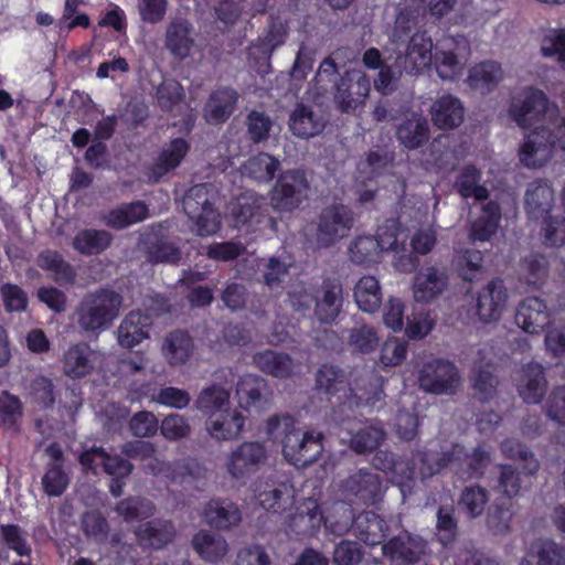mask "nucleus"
Segmentation results:
<instances>
[{
  "label": "nucleus",
  "instance_id": "f257e3e1",
  "mask_svg": "<svg viewBox=\"0 0 565 565\" xmlns=\"http://www.w3.org/2000/svg\"><path fill=\"white\" fill-rule=\"evenodd\" d=\"M266 431L274 438L281 437L285 458L296 466H309L322 452L321 434L302 431L289 415H274L267 422Z\"/></svg>",
  "mask_w": 565,
  "mask_h": 565
},
{
  "label": "nucleus",
  "instance_id": "f03ea898",
  "mask_svg": "<svg viewBox=\"0 0 565 565\" xmlns=\"http://www.w3.org/2000/svg\"><path fill=\"white\" fill-rule=\"evenodd\" d=\"M124 297L111 288L87 292L75 308L78 329L85 334L98 335L118 318Z\"/></svg>",
  "mask_w": 565,
  "mask_h": 565
},
{
  "label": "nucleus",
  "instance_id": "7ed1b4c3",
  "mask_svg": "<svg viewBox=\"0 0 565 565\" xmlns=\"http://www.w3.org/2000/svg\"><path fill=\"white\" fill-rule=\"evenodd\" d=\"M182 207L188 217L193 221L192 230L199 236H209L218 231L220 214L210 201L206 184H196L189 189L182 199Z\"/></svg>",
  "mask_w": 565,
  "mask_h": 565
},
{
  "label": "nucleus",
  "instance_id": "20e7f679",
  "mask_svg": "<svg viewBox=\"0 0 565 565\" xmlns=\"http://www.w3.org/2000/svg\"><path fill=\"white\" fill-rule=\"evenodd\" d=\"M371 92L370 77L361 70H347L333 85V103L342 114H355Z\"/></svg>",
  "mask_w": 565,
  "mask_h": 565
},
{
  "label": "nucleus",
  "instance_id": "39448f33",
  "mask_svg": "<svg viewBox=\"0 0 565 565\" xmlns=\"http://www.w3.org/2000/svg\"><path fill=\"white\" fill-rule=\"evenodd\" d=\"M354 225V213L343 204L324 207L317 218L315 233L316 244L320 248H329L349 236Z\"/></svg>",
  "mask_w": 565,
  "mask_h": 565
},
{
  "label": "nucleus",
  "instance_id": "423d86ee",
  "mask_svg": "<svg viewBox=\"0 0 565 565\" xmlns=\"http://www.w3.org/2000/svg\"><path fill=\"white\" fill-rule=\"evenodd\" d=\"M417 380L423 391L435 395H454L461 386L458 367L452 362L443 359H434L424 363Z\"/></svg>",
  "mask_w": 565,
  "mask_h": 565
},
{
  "label": "nucleus",
  "instance_id": "0eeeda50",
  "mask_svg": "<svg viewBox=\"0 0 565 565\" xmlns=\"http://www.w3.org/2000/svg\"><path fill=\"white\" fill-rule=\"evenodd\" d=\"M309 182L303 171L287 170L277 179L270 194V204L275 210L291 212L307 200Z\"/></svg>",
  "mask_w": 565,
  "mask_h": 565
},
{
  "label": "nucleus",
  "instance_id": "6e6552de",
  "mask_svg": "<svg viewBox=\"0 0 565 565\" xmlns=\"http://www.w3.org/2000/svg\"><path fill=\"white\" fill-rule=\"evenodd\" d=\"M339 490L344 499L363 504H375L383 497V484L379 473L362 468L340 482Z\"/></svg>",
  "mask_w": 565,
  "mask_h": 565
},
{
  "label": "nucleus",
  "instance_id": "1a4fd4ad",
  "mask_svg": "<svg viewBox=\"0 0 565 565\" xmlns=\"http://www.w3.org/2000/svg\"><path fill=\"white\" fill-rule=\"evenodd\" d=\"M267 460V449L259 441H244L226 457L225 468L235 480L255 473Z\"/></svg>",
  "mask_w": 565,
  "mask_h": 565
},
{
  "label": "nucleus",
  "instance_id": "9d476101",
  "mask_svg": "<svg viewBox=\"0 0 565 565\" xmlns=\"http://www.w3.org/2000/svg\"><path fill=\"white\" fill-rule=\"evenodd\" d=\"M554 109L548 106L547 98L541 90H529L510 107V115L522 128L543 120L546 115L553 116Z\"/></svg>",
  "mask_w": 565,
  "mask_h": 565
},
{
  "label": "nucleus",
  "instance_id": "9b49d317",
  "mask_svg": "<svg viewBox=\"0 0 565 565\" xmlns=\"http://www.w3.org/2000/svg\"><path fill=\"white\" fill-rule=\"evenodd\" d=\"M382 551L393 565H413L425 555L426 543L420 536L404 531L383 544Z\"/></svg>",
  "mask_w": 565,
  "mask_h": 565
},
{
  "label": "nucleus",
  "instance_id": "f8f14e48",
  "mask_svg": "<svg viewBox=\"0 0 565 565\" xmlns=\"http://www.w3.org/2000/svg\"><path fill=\"white\" fill-rule=\"evenodd\" d=\"M551 129L544 125L535 127L527 135L520 149V159L527 167H541L552 157V149L555 147Z\"/></svg>",
  "mask_w": 565,
  "mask_h": 565
},
{
  "label": "nucleus",
  "instance_id": "ddd939ff",
  "mask_svg": "<svg viewBox=\"0 0 565 565\" xmlns=\"http://www.w3.org/2000/svg\"><path fill=\"white\" fill-rule=\"evenodd\" d=\"M468 51V42L465 38L459 40L448 39L437 50L435 64L438 76L441 79H454L461 74L465 66V56Z\"/></svg>",
  "mask_w": 565,
  "mask_h": 565
},
{
  "label": "nucleus",
  "instance_id": "4468645a",
  "mask_svg": "<svg viewBox=\"0 0 565 565\" xmlns=\"http://www.w3.org/2000/svg\"><path fill=\"white\" fill-rule=\"evenodd\" d=\"M433 42L425 33L412 35L405 54H398L395 66L409 75L418 74L431 62Z\"/></svg>",
  "mask_w": 565,
  "mask_h": 565
},
{
  "label": "nucleus",
  "instance_id": "2eb2a0df",
  "mask_svg": "<svg viewBox=\"0 0 565 565\" xmlns=\"http://www.w3.org/2000/svg\"><path fill=\"white\" fill-rule=\"evenodd\" d=\"M326 124L327 119L320 109L303 103L296 104L288 120L292 135L302 139L320 135Z\"/></svg>",
  "mask_w": 565,
  "mask_h": 565
},
{
  "label": "nucleus",
  "instance_id": "dca6fc26",
  "mask_svg": "<svg viewBox=\"0 0 565 565\" xmlns=\"http://www.w3.org/2000/svg\"><path fill=\"white\" fill-rule=\"evenodd\" d=\"M450 457L455 472L462 479L481 477L491 461L490 451L482 446L468 454L465 447L455 445L450 449Z\"/></svg>",
  "mask_w": 565,
  "mask_h": 565
},
{
  "label": "nucleus",
  "instance_id": "f3484780",
  "mask_svg": "<svg viewBox=\"0 0 565 565\" xmlns=\"http://www.w3.org/2000/svg\"><path fill=\"white\" fill-rule=\"evenodd\" d=\"M448 285L449 278L445 269L425 267L414 277L413 297L417 302H431L443 295Z\"/></svg>",
  "mask_w": 565,
  "mask_h": 565
},
{
  "label": "nucleus",
  "instance_id": "a211bd4d",
  "mask_svg": "<svg viewBox=\"0 0 565 565\" xmlns=\"http://www.w3.org/2000/svg\"><path fill=\"white\" fill-rule=\"evenodd\" d=\"M203 519L211 527L228 531L242 522L239 507L230 499L214 498L204 504Z\"/></svg>",
  "mask_w": 565,
  "mask_h": 565
},
{
  "label": "nucleus",
  "instance_id": "6ab92c4d",
  "mask_svg": "<svg viewBox=\"0 0 565 565\" xmlns=\"http://www.w3.org/2000/svg\"><path fill=\"white\" fill-rule=\"evenodd\" d=\"M239 407L244 409L263 408L273 399V392L267 381L260 376L247 374L236 385Z\"/></svg>",
  "mask_w": 565,
  "mask_h": 565
},
{
  "label": "nucleus",
  "instance_id": "aec40b11",
  "mask_svg": "<svg viewBox=\"0 0 565 565\" xmlns=\"http://www.w3.org/2000/svg\"><path fill=\"white\" fill-rule=\"evenodd\" d=\"M315 301L317 319L322 323H331L340 315L343 307L342 284L337 279L324 280Z\"/></svg>",
  "mask_w": 565,
  "mask_h": 565
},
{
  "label": "nucleus",
  "instance_id": "412c9836",
  "mask_svg": "<svg viewBox=\"0 0 565 565\" xmlns=\"http://www.w3.org/2000/svg\"><path fill=\"white\" fill-rule=\"evenodd\" d=\"M516 387L519 395L526 404L541 403L548 387L544 367L536 362L524 365Z\"/></svg>",
  "mask_w": 565,
  "mask_h": 565
},
{
  "label": "nucleus",
  "instance_id": "4be33fe9",
  "mask_svg": "<svg viewBox=\"0 0 565 565\" xmlns=\"http://www.w3.org/2000/svg\"><path fill=\"white\" fill-rule=\"evenodd\" d=\"M295 489L285 480L268 478L262 486L258 500L262 507L274 513L288 510L294 504Z\"/></svg>",
  "mask_w": 565,
  "mask_h": 565
},
{
  "label": "nucleus",
  "instance_id": "5701e85b",
  "mask_svg": "<svg viewBox=\"0 0 565 565\" xmlns=\"http://www.w3.org/2000/svg\"><path fill=\"white\" fill-rule=\"evenodd\" d=\"M515 322L526 333L539 334L550 326V312L545 302L537 297L522 300L516 310Z\"/></svg>",
  "mask_w": 565,
  "mask_h": 565
},
{
  "label": "nucleus",
  "instance_id": "b1692460",
  "mask_svg": "<svg viewBox=\"0 0 565 565\" xmlns=\"http://www.w3.org/2000/svg\"><path fill=\"white\" fill-rule=\"evenodd\" d=\"M507 289L501 280L490 281L479 294L476 303L477 315L483 322L499 319L505 302Z\"/></svg>",
  "mask_w": 565,
  "mask_h": 565
},
{
  "label": "nucleus",
  "instance_id": "393cba45",
  "mask_svg": "<svg viewBox=\"0 0 565 565\" xmlns=\"http://www.w3.org/2000/svg\"><path fill=\"white\" fill-rule=\"evenodd\" d=\"M253 362L263 373L276 379H290L299 372V363L281 351L258 352L253 356Z\"/></svg>",
  "mask_w": 565,
  "mask_h": 565
},
{
  "label": "nucleus",
  "instance_id": "a878e982",
  "mask_svg": "<svg viewBox=\"0 0 565 565\" xmlns=\"http://www.w3.org/2000/svg\"><path fill=\"white\" fill-rule=\"evenodd\" d=\"M266 211V199L257 193H244L233 203L231 213L235 226L250 227L262 222Z\"/></svg>",
  "mask_w": 565,
  "mask_h": 565
},
{
  "label": "nucleus",
  "instance_id": "bb28decb",
  "mask_svg": "<svg viewBox=\"0 0 565 565\" xmlns=\"http://www.w3.org/2000/svg\"><path fill=\"white\" fill-rule=\"evenodd\" d=\"M394 244L385 242L383 235L380 238L373 236H359L349 245L350 260L356 265L370 266L381 259L383 252L388 250Z\"/></svg>",
  "mask_w": 565,
  "mask_h": 565
},
{
  "label": "nucleus",
  "instance_id": "cd10ccee",
  "mask_svg": "<svg viewBox=\"0 0 565 565\" xmlns=\"http://www.w3.org/2000/svg\"><path fill=\"white\" fill-rule=\"evenodd\" d=\"M135 534L141 545L159 550L173 541L177 530L170 520L153 519L138 525Z\"/></svg>",
  "mask_w": 565,
  "mask_h": 565
},
{
  "label": "nucleus",
  "instance_id": "c85d7f7f",
  "mask_svg": "<svg viewBox=\"0 0 565 565\" xmlns=\"http://www.w3.org/2000/svg\"><path fill=\"white\" fill-rule=\"evenodd\" d=\"M151 324L149 315L132 310L125 316L117 328V340L122 348H132L148 338V328Z\"/></svg>",
  "mask_w": 565,
  "mask_h": 565
},
{
  "label": "nucleus",
  "instance_id": "c756f323",
  "mask_svg": "<svg viewBox=\"0 0 565 565\" xmlns=\"http://www.w3.org/2000/svg\"><path fill=\"white\" fill-rule=\"evenodd\" d=\"M96 353L86 343H76L68 348L63 358V372L72 379H81L94 370Z\"/></svg>",
  "mask_w": 565,
  "mask_h": 565
},
{
  "label": "nucleus",
  "instance_id": "7c9ffc66",
  "mask_svg": "<svg viewBox=\"0 0 565 565\" xmlns=\"http://www.w3.org/2000/svg\"><path fill=\"white\" fill-rule=\"evenodd\" d=\"M430 115L437 128L454 129L462 122L465 108L459 98L444 95L433 104Z\"/></svg>",
  "mask_w": 565,
  "mask_h": 565
},
{
  "label": "nucleus",
  "instance_id": "2f4dec72",
  "mask_svg": "<svg viewBox=\"0 0 565 565\" xmlns=\"http://www.w3.org/2000/svg\"><path fill=\"white\" fill-rule=\"evenodd\" d=\"M194 44L192 25L184 19H174L167 25L164 45L177 58H184L190 54Z\"/></svg>",
  "mask_w": 565,
  "mask_h": 565
},
{
  "label": "nucleus",
  "instance_id": "473e14b6",
  "mask_svg": "<svg viewBox=\"0 0 565 565\" xmlns=\"http://www.w3.org/2000/svg\"><path fill=\"white\" fill-rule=\"evenodd\" d=\"M427 120L416 114L403 120L396 128V138L408 150L423 147L429 139Z\"/></svg>",
  "mask_w": 565,
  "mask_h": 565
},
{
  "label": "nucleus",
  "instance_id": "72a5a7b5",
  "mask_svg": "<svg viewBox=\"0 0 565 565\" xmlns=\"http://www.w3.org/2000/svg\"><path fill=\"white\" fill-rule=\"evenodd\" d=\"M353 535L367 545H376L386 536L385 521L372 511L360 513L354 521Z\"/></svg>",
  "mask_w": 565,
  "mask_h": 565
},
{
  "label": "nucleus",
  "instance_id": "f704fd0d",
  "mask_svg": "<svg viewBox=\"0 0 565 565\" xmlns=\"http://www.w3.org/2000/svg\"><path fill=\"white\" fill-rule=\"evenodd\" d=\"M236 102L237 94L233 89L214 92L204 106V118L214 125L224 122L232 115Z\"/></svg>",
  "mask_w": 565,
  "mask_h": 565
},
{
  "label": "nucleus",
  "instance_id": "c9c22d12",
  "mask_svg": "<svg viewBox=\"0 0 565 565\" xmlns=\"http://www.w3.org/2000/svg\"><path fill=\"white\" fill-rule=\"evenodd\" d=\"M192 545L206 562L221 561L228 553V544L222 535L202 530L192 539Z\"/></svg>",
  "mask_w": 565,
  "mask_h": 565
},
{
  "label": "nucleus",
  "instance_id": "e433bc0d",
  "mask_svg": "<svg viewBox=\"0 0 565 565\" xmlns=\"http://www.w3.org/2000/svg\"><path fill=\"white\" fill-rule=\"evenodd\" d=\"M182 252L179 246L164 237L148 236L145 239V257L151 264H178Z\"/></svg>",
  "mask_w": 565,
  "mask_h": 565
},
{
  "label": "nucleus",
  "instance_id": "4c0bfd02",
  "mask_svg": "<svg viewBox=\"0 0 565 565\" xmlns=\"http://www.w3.org/2000/svg\"><path fill=\"white\" fill-rule=\"evenodd\" d=\"M503 78L501 65L494 61H484L475 65L468 75L470 87L481 93L491 92Z\"/></svg>",
  "mask_w": 565,
  "mask_h": 565
},
{
  "label": "nucleus",
  "instance_id": "58836bf2",
  "mask_svg": "<svg viewBox=\"0 0 565 565\" xmlns=\"http://www.w3.org/2000/svg\"><path fill=\"white\" fill-rule=\"evenodd\" d=\"M193 349V342L186 331L174 330L164 338L162 352L171 365L184 364Z\"/></svg>",
  "mask_w": 565,
  "mask_h": 565
},
{
  "label": "nucleus",
  "instance_id": "ea45409f",
  "mask_svg": "<svg viewBox=\"0 0 565 565\" xmlns=\"http://www.w3.org/2000/svg\"><path fill=\"white\" fill-rule=\"evenodd\" d=\"M38 265L50 271L52 278L60 285H74L76 271L64 257L55 250H45L39 255Z\"/></svg>",
  "mask_w": 565,
  "mask_h": 565
},
{
  "label": "nucleus",
  "instance_id": "a19ab883",
  "mask_svg": "<svg viewBox=\"0 0 565 565\" xmlns=\"http://www.w3.org/2000/svg\"><path fill=\"white\" fill-rule=\"evenodd\" d=\"M113 236L105 230H81L73 238V247L82 255H97L109 247Z\"/></svg>",
  "mask_w": 565,
  "mask_h": 565
},
{
  "label": "nucleus",
  "instance_id": "79ce46f5",
  "mask_svg": "<svg viewBox=\"0 0 565 565\" xmlns=\"http://www.w3.org/2000/svg\"><path fill=\"white\" fill-rule=\"evenodd\" d=\"M554 204V191L551 185L540 181L529 184L525 193V205L533 217L547 214Z\"/></svg>",
  "mask_w": 565,
  "mask_h": 565
},
{
  "label": "nucleus",
  "instance_id": "37998d69",
  "mask_svg": "<svg viewBox=\"0 0 565 565\" xmlns=\"http://www.w3.org/2000/svg\"><path fill=\"white\" fill-rule=\"evenodd\" d=\"M244 425V416L234 409L223 414L218 419L209 422L206 429L210 436L216 440H230L239 437Z\"/></svg>",
  "mask_w": 565,
  "mask_h": 565
},
{
  "label": "nucleus",
  "instance_id": "c03bdc74",
  "mask_svg": "<svg viewBox=\"0 0 565 565\" xmlns=\"http://www.w3.org/2000/svg\"><path fill=\"white\" fill-rule=\"evenodd\" d=\"M280 162L275 157L260 152L249 158L241 167V172L257 182H269L274 179L276 171L279 169Z\"/></svg>",
  "mask_w": 565,
  "mask_h": 565
},
{
  "label": "nucleus",
  "instance_id": "a18cd8bd",
  "mask_svg": "<svg viewBox=\"0 0 565 565\" xmlns=\"http://www.w3.org/2000/svg\"><path fill=\"white\" fill-rule=\"evenodd\" d=\"M481 172L472 166L465 167L457 175L454 188L465 199L472 198L482 202L488 200L489 192L480 183Z\"/></svg>",
  "mask_w": 565,
  "mask_h": 565
},
{
  "label": "nucleus",
  "instance_id": "49530a36",
  "mask_svg": "<svg viewBox=\"0 0 565 565\" xmlns=\"http://www.w3.org/2000/svg\"><path fill=\"white\" fill-rule=\"evenodd\" d=\"M354 299L365 312L376 311L382 303L381 286L375 276H363L354 286Z\"/></svg>",
  "mask_w": 565,
  "mask_h": 565
},
{
  "label": "nucleus",
  "instance_id": "de8ad7c7",
  "mask_svg": "<svg viewBox=\"0 0 565 565\" xmlns=\"http://www.w3.org/2000/svg\"><path fill=\"white\" fill-rule=\"evenodd\" d=\"M188 143L182 138H177L162 150L152 167V178L157 182L162 175L173 170L182 161L188 152Z\"/></svg>",
  "mask_w": 565,
  "mask_h": 565
},
{
  "label": "nucleus",
  "instance_id": "09e8293b",
  "mask_svg": "<svg viewBox=\"0 0 565 565\" xmlns=\"http://www.w3.org/2000/svg\"><path fill=\"white\" fill-rule=\"evenodd\" d=\"M500 448L507 458L520 462L524 476H535L540 470V461L534 452L520 441L507 439L501 443Z\"/></svg>",
  "mask_w": 565,
  "mask_h": 565
},
{
  "label": "nucleus",
  "instance_id": "8fccbe9b",
  "mask_svg": "<svg viewBox=\"0 0 565 565\" xmlns=\"http://www.w3.org/2000/svg\"><path fill=\"white\" fill-rule=\"evenodd\" d=\"M501 218L500 206L497 202L490 201L482 206L481 215L475 221L471 230L473 241L486 242L495 234Z\"/></svg>",
  "mask_w": 565,
  "mask_h": 565
},
{
  "label": "nucleus",
  "instance_id": "3c124183",
  "mask_svg": "<svg viewBox=\"0 0 565 565\" xmlns=\"http://www.w3.org/2000/svg\"><path fill=\"white\" fill-rule=\"evenodd\" d=\"M294 267V259L288 255H275L269 257L263 266L262 276L265 286L274 290L289 276Z\"/></svg>",
  "mask_w": 565,
  "mask_h": 565
},
{
  "label": "nucleus",
  "instance_id": "603ef678",
  "mask_svg": "<svg viewBox=\"0 0 565 565\" xmlns=\"http://www.w3.org/2000/svg\"><path fill=\"white\" fill-rule=\"evenodd\" d=\"M513 514L512 502L497 500L488 510L487 527L493 535H508L511 532Z\"/></svg>",
  "mask_w": 565,
  "mask_h": 565
},
{
  "label": "nucleus",
  "instance_id": "864d4df0",
  "mask_svg": "<svg viewBox=\"0 0 565 565\" xmlns=\"http://www.w3.org/2000/svg\"><path fill=\"white\" fill-rule=\"evenodd\" d=\"M385 437L386 434L381 426L366 425L352 435L349 447L358 455H366L374 451Z\"/></svg>",
  "mask_w": 565,
  "mask_h": 565
},
{
  "label": "nucleus",
  "instance_id": "5fc2aeb1",
  "mask_svg": "<svg viewBox=\"0 0 565 565\" xmlns=\"http://www.w3.org/2000/svg\"><path fill=\"white\" fill-rule=\"evenodd\" d=\"M115 511L126 522H131L152 516L156 512V507L150 500L136 495L119 501L116 504Z\"/></svg>",
  "mask_w": 565,
  "mask_h": 565
},
{
  "label": "nucleus",
  "instance_id": "6e6d98bb",
  "mask_svg": "<svg viewBox=\"0 0 565 565\" xmlns=\"http://www.w3.org/2000/svg\"><path fill=\"white\" fill-rule=\"evenodd\" d=\"M355 518L352 505L340 501L333 504L326 522L332 534L343 536L353 531Z\"/></svg>",
  "mask_w": 565,
  "mask_h": 565
},
{
  "label": "nucleus",
  "instance_id": "4d7b16f0",
  "mask_svg": "<svg viewBox=\"0 0 565 565\" xmlns=\"http://www.w3.org/2000/svg\"><path fill=\"white\" fill-rule=\"evenodd\" d=\"M413 463L418 465L419 475L423 479L430 478L446 467L452 468L450 450L443 454L429 451H416L413 454Z\"/></svg>",
  "mask_w": 565,
  "mask_h": 565
},
{
  "label": "nucleus",
  "instance_id": "13d9d810",
  "mask_svg": "<svg viewBox=\"0 0 565 565\" xmlns=\"http://www.w3.org/2000/svg\"><path fill=\"white\" fill-rule=\"evenodd\" d=\"M489 502V491L480 486L466 487L460 494L458 505L471 519H476L484 512Z\"/></svg>",
  "mask_w": 565,
  "mask_h": 565
},
{
  "label": "nucleus",
  "instance_id": "bf43d9fd",
  "mask_svg": "<svg viewBox=\"0 0 565 565\" xmlns=\"http://www.w3.org/2000/svg\"><path fill=\"white\" fill-rule=\"evenodd\" d=\"M520 273L527 285L541 286L548 274V262L543 255L531 254L521 262Z\"/></svg>",
  "mask_w": 565,
  "mask_h": 565
},
{
  "label": "nucleus",
  "instance_id": "052dcab7",
  "mask_svg": "<svg viewBox=\"0 0 565 565\" xmlns=\"http://www.w3.org/2000/svg\"><path fill=\"white\" fill-rule=\"evenodd\" d=\"M230 404V391L213 384L199 394L195 406L203 414H211Z\"/></svg>",
  "mask_w": 565,
  "mask_h": 565
},
{
  "label": "nucleus",
  "instance_id": "680f3d73",
  "mask_svg": "<svg viewBox=\"0 0 565 565\" xmlns=\"http://www.w3.org/2000/svg\"><path fill=\"white\" fill-rule=\"evenodd\" d=\"M206 468L196 459L186 458L173 463L171 468V479L181 484H191L206 478Z\"/></svg>",
  "mask_w": 565,
  "mask_h": 565
},
{
  "label": "nucleus",
  "instance_id": "e2e57ef3",
  "mask_svg": "<svg viewBox=\"0 0 565 565\" xmlns=\"http://www.w3.org/2000/svg\"><path fill=\"white\" fill-rule=\"evenodd\" d=\"M183 97V87L175 79H164L156 92L157 104L164 111H173Z\"/></svg>",
  "mask_w": 565,
  "mask_h": 565
},
{
  "label": "nucleus",
  "instance_id": "0e129e2a",
  "mask_svg": "<svg viewBox=\"0 0 565 565\" xmlns=\"http://www.w3.org/2000/svg\"><path fill=\"white\" fill-rule=\"evenodd\" d=\"M345 381V372L333 364L321 365L316 373V388L331 394L338 392Z\"/></svg>",
  "mask_w": 565,
  "mask_h": 565
},
{
  "label": "nucleus",
  "instance_id": "69168bd1",
  "mask_svg": "<svg viewBox=\"0 0 565 565\" xmlns=\"http://www.w3.org/2000/svg\"><path fill=\"white\" fill-rule=\"evenodd\" d=\"M348 343L354 351L369 353L379 347L380 338L373 327L363 324L350 330Z\"/></svg>",
  "mask_w": 565,
  "mask_h": 565
},
{
  "label": "nucleus",
  "instance_id": "338daca9",
  "mask_svg": "<svg viewBox=\"0 0 565 565\" xmlns=\"http://www.w3.org/2000/svg\"><path fill=\"white\" fill-rule=\"evenodd\" d=\"M497 489L511 500L520 494L521 477L516 468L512 465H498Z\"/></svg>",
  "mask_w": 565,
  "mask_h": 565
},
{
  "label": "nucleus",
  "instance_id": "774afa93",
  "mask_svg": "<svg viewBox=\"0 0 565 565\" xmlns=\"http://www.w3.org/2000/svg\"><path fill=\"white\" fill-rule=\"evenodd\" d=\"M364 557L363 547L354 541L341 540L333 550L332 562L334 565H359Z\"/></svg>",
  "mask_w": 565,
  "mask_h": 565
}]
</instances>
